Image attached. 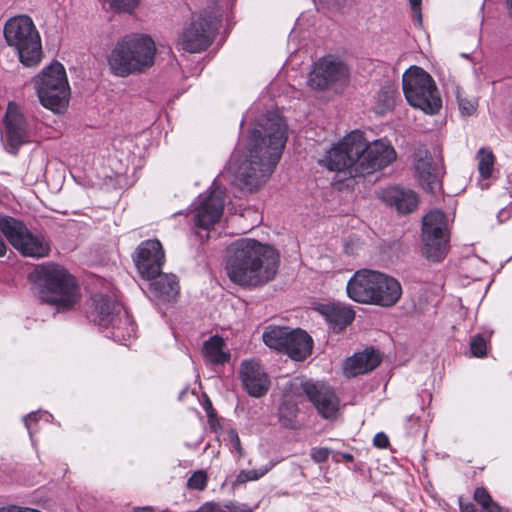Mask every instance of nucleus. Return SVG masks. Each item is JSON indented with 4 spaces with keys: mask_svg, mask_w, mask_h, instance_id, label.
Here are the masks:
<instances>
[{
    "mask_svg": "<svg viewBox=\"0 0 512 512\" xmlns=\"http://www.w3.org/2000/svg\"><path fill=\"white\" fill-rule=\"evenodd\" d=\"M339 456L346 462L353 461V455L350 453H339Z\"/></svg>",
    "mask_w": 512,
    "mask_h": 512,
    "instance_id": "49530a36",
    "label": "nucleus"
},
{
    "mask_svg": "<svg viewBox=\"0 0 512 512\" xmlns=\"http://www.w3.org/2000/svg\"><path fill=\"white\" fill-rule=\"evenodd\" d=\"M459 108L462 113L471 115L476 110V102L474 100L459 98Z\"/></svg>",
    "mask_w": 512,
    "mask_h": 512,
    "instance_id": "79ce46f5",
    "label": "nucleus"
},
{
    "mask_svg": "<svg viewBox=\"0 0 512 512\" xmlns=\"http://www.w3.org/2000/svg\"><path fill=\"white\" fill-rule=\"evenodd\" d=\"M423 254L428 260L438 262L448 251L449 232L445 214L432 210L422 222Z\"/></svg>",
    "mask_w": 512,
    "mask_h": 512,
    "instance_id": "9d476101",
    "label": "nucleus"
},
{
    "mask_svg": "<svg viewBox=\"0 0 512 512\" xmlns=\"http://www.w3.org/2000/svg\"><path fill=\"white\" fill-rule=\"evenodd\" d=\"M37 96L43 107L54 113H63L69 103L70 87L64 66L52 62L32 80Z\"/></svg>",
    "mask_w": 512,
    "mask_h": 512,
    "instance_id": "423d86ee",
    "label": "nucleus"
},
{
    "mask_svg": "<svg viewBox=\"0 0 512 512\" xmlns=\"http://www.w3.org/2000/svg\"><path fill=\"white\" fill-rule=\"evenodd\" d=\"M240 378L246 392L255 398L264 396L270 388L266 371L255 360H245L241 364Z\"/></svg>",
    "mask_w": 512,
    "mask_h": 512,
    "instance_id": "412c9836",
    "label": "nucleus"
},
{
    "mask_svg": "<svg viewBox=\"0 0 512 512\" xmlns=\"http://www.w3.org/2000/svg\"><path fill=\"white\" fill-rule=\"evenodd\" d=\"M6 253V245L3 239L0 237V257L4 256Z\"/></svg>",
    "mask_w": 512,
    "mask_h": 512,
    "instance_id": "de8ad7c7",
    "label": "nucleus"
},
{
    "mask_svg": "<svg viewBox=\"0 0 512 512\" xmlns=\"http://www.w3.org/2000/svg\"><path fill=\"white\" fill-rule=\"evenodd\" d=\"M42 288L40 298L56 307L58 311L73 308L80 299L75 278L59 265L49 264L41 270Z\"/></svg>",
    "mask_w": 512,
    "mask_h": 512,
    "instance_id": "39448f33",
    "label": "nucleus"
},
{
    "mask_svg": "<svg viewBox=\"0 0 512 512\" xmlns=\"http://www.w3.org/2000/svg\"><path fill=\"white\" fill-rule=\"evenodd\" d=\"M211 512H253L251 507L247 504L228 501L225 504L216 503L214 504Z\"/></svg>",
    "mask_w": 512,
    "mask_h": 512,
    "instance_id": "72a5a7b5",
    "label": "nucleus"
},
{
    "mask_svg": "<svg viewBox=\"0 0 512 512\" xmlns=\"http://www.w3.org/2000/svg\"><path fill=\"white\" fill-rule=\"evenodd\" d=\"M381 362L380 355L374 349H365L347 358L344 364V375L348 378L364 374L375 369Z\"/></svg>",
    "mask_w": 512,
    "mask_h": 512,
    "instance_id": "5701e85b",
    "label": "nucleus"
},
{
    "mask_svg": "<svg viewBox=\"0 0 512 512\" xmlns=\"http://www.w3.org/2000/svg\"><path fill=\"white\" fill-rule=\"evenodd\" d=\"M225 440L231 444V446L239 454V456H242L243 448L241 446V442H240L238 433L235 429H229L227 431Z\"/></svg>",
    "mask_w": 512,
    "mask_h": 512,
    "instance_id": "58836bf2",
    "label": "nucleus"
},
{
    "mask_svg": "<svg viewBox=\"0 0 512 512\" xmlns=\"http://www.w3.org/2000/svg\"><path fill=\"white\" fill-rule=\"evenodd\" d=\"M411 9L414 13V16L417 20L418 25L422 24V14H421V2L422 0H409Z\"/></svg>",
    "mask_w": 512,
    "mask_h": 512,
    "instance_id": "37998d69",
    "label": "nucleus"
},
{
    "mask_svg": "<svg viewBox=\"0 0 512 512\" xmlns=\"http://www.w3.org/2000/svg\"><path fill=\"white\" fill-rule=\"evenodd\" d=\"M135 512H153V508L150 506L141 507V508L135 509Z\"/></svg>",
    "mask_w": 512,
    "mask_h": 512,
    "instance_id": "09e8293b",
    "label": "nucleus"
},
{
    "mask_svg": "<svg viewBox=\"0 0 512 512\" xmlns=\"http://www.w3.org/2000/svg\"><path fill=\"white\" fill-rule=\"evenodd\" d=\"M224 341L219 336H212L203 344V355L212 364H224L230 355L223 350Z\"/></svg>",
    "mask_w": 512,
    "mask_h": 512,
    "instance_id": "cd10ccee",
    "label": "nucleus"
},
{
    "mask_svg": "<svg viewBox=\"0 0 512 512\" xmlns=\"http://www.w3.org/2000/svg\"><path fill=\"white\" fill-rule=\"evenodd\" d=\"M379 284L375 288L376 296H374L372 305L384 308L393 307L398 303L402 296V287L399 281L385 273L380 272L377 279Z\"/></svg>",
    "mask_w": 512,
    "mask_h": 512,
    "instance_id": "4be33fe9",
    "label": "nucleus"
},
{
    "mask_svg": "<svg viewBox=\"0 0 512 512\" xmlns=\"http://www.w3.org/2000/svg\"><path fill=\"white\" fill-rule=\"evenodd\" d=\"M362 150L363 133L355 130L333 145L319 164L330 171H347L350 176L356 177V162Z\"/></svg>",
    "mask_w": 512,
    "mask_h": 512,
    "instance_id": "1a4fd4ad",
    "label": "nucleus"
},
{
    "mask_svg": "<svg viewBox=\"0 0 512 512\" xmlns=\"http://www.w3.org/2000/svg\"><path fill=\"white\" fill-rule=\"evenodd\" d=\"M156 45L146 35H129L119 40L108 57L111 72L119 77L142 73L154 65Z\"/></svg>",
    "mask_w": 512,
    "mask_h": 512,
    "instance_id": "7ed1b4c3",
    "label": "nucleus"
},
{
    "mask_svg": "<svg viewBox=\"0 0 512 512\" xmlns=\"http://www.w3.org/2000/svg\"><path fill=\"white\" fill-rule=\"evenodd\" d=\"M300 387L322 417L327 419L336 417L339 399L330 386L323 382L306 380L300 382Z\"/></svg>",
    "mask_w": 512,
    "mask_h": 512,
    "instance_id": "f3484780",
    "label": "nucleus"
},
{
    "mask_svg": "<svg viewBox=\"0 0 512 512\" xmlns=\"http://www.w3.org/2000/svg\"><path fill=\"white\" fill-rule=\"evenodd\" d=\"M373 444L378 448H386L389 444L388 437L382 432L377 433L374 436Z\"/></svg>",
    "mask_w": 512,
    "mask_h": 512,
    "instance_id": "c03bdc74",
    "label": "nucleus"
},
{
    "mask_svg": "<svg viewBox=\"0 0 512 512\" xmlns=\"http://www.w3.org/2000/svg\"><path fill=\"white\" fill-rule=\"evenodd\" d=\"M0 231L9 243L25 257L43 258L49 255L48 240L32 233L25 224L11 216H0Z\"/></svg>",
    "mask_w": 512,
    "mask_h": 512,
    "instance_id": "6e6552de",
    "label": "nucleus"
},
{
    "mask_svg": "<svg viewBox=\"0 0 512 512\" xmlns=\"http://www.w3.org/2000/svg\"><path fill=\"white\" fill-rule=\"evenodd\" d=\"M283 347L284 352L296 361L306 359L312 352L313 340L312 338L301 329L292 330V333Z\"/></svg>",
    "mask_w": 512,
    "mask_h": 512,
    "instance_id": "393cba45",
    "label": "nucleus"
},
{
    "mask_svg": "<svg viewBox=\"0 0 512 512\" xmlns=\"http://www.w3.org/2000/svg\"><path fill=\"white\" fill-rule=\"evenodd\" d=\"M405 98L414 108L428 115L437 114L442 107V99L433 78L422 68L411 66L402 76Z\"/></svg>",
    "mask_w": 512,
    "mask_h": 512,
    "instance_id": "0eeeda50",
    "label": "nucleus"
},
{
    "mask_svg": "<svg viewBox=\"0 0 512 512\" xmlns=\"http://www.w3.org/2000/svg\"><path fill=\"white\" fill-rule=\"evenodd\" d=\"M414 171L419 185L430 193L441 190V168L435 163L426 150H418L414 154Z\"/></svg>",
    "mask_w": 512,
    "mask_h": 512,
    "instance_id": "aec40b11",
    "label": "nucleus"
},
{
    "mask_svg": "<svg viewBox=\"0 0 512 512\" xmlns=\"http://www.w3.org/2000/svg\"><path fill=\"white\" fill-rule=\"evenodd\" d=\"M383 97V104L380 108L381 111L390 109L394 105V91L392 89H382L379 93V98Z\"/></svg>",
    "mask_w": 512,
    "mask_h": 512,
    "instance_id": "a19ab883",
    "label": "nucleus"
},
{
    "mask_svg": "<svg viewBox=\"0 0 512 512\" xmlns=\"http://www.w3.org/2000/svg\"><path fill=\"white\" fill-rule=\"evenodd\" d=\"M134 262L140 276L151 280L157 276L165 262V253L162 244L157 239H149L139 244Z\"/></svg>",
    "mask_w": 512,
    "mask_h": 512,
    "instance_id": "dca6fc26",
    "label": "nucleus"
},
{
    "mask_svg": "<svg viewBox=\"0 0 512 512\" xmlns=\"http://www.w3.org/2000/svg\"><path fill=\"white\" fill-rule=\"evenodd\" d=\"M42 417H44L45 421L48 422L51 415H49L47 412H33L24 417V423L31 439H33V434L36 432L34 423L38 422V420Z\"/></svg>",
    "mask_w": 512,
    "mask_h": 512,
    "instance_id": "c9c22d12",
    "label": "nucleus"
},
{
    "mask_svg": "<svg viewBox=\"0 0 512 512\" xmlns=\"http://www.w3.org/2000/svg\"><path fill=\"white\" fill-rule=\"evenodd\" d=\"M396 158V152L387 140L379 139L367 143L363 137V150L358 154L356 175L371 174L387 167Z\"/></svg>",
    "mask_w": 512,
    "mask_h": 512,
    "instance_id": "f8f14e48",
    "label": "nucleus"
},
{
    "mask_svg": "<svg viewBox=\"0 0 512 512\" xmlns=\"http://www.w3.org/2000/svg\"><path fill=\"white\" fill-rule=\"evenodd\" d=\"M0 512H23V508L17 506L2 507Z\"/></svg>",
    "mask_w": 512,
    "mask_h": 512,
    "instance_id": "a18cd8bd",
    "label": "nucleus"
},
{
    "mask_svg": "<svg viewBox=\"0 0 512 512\" xmlns=\"http://www.w3.org/2000/svg\"><path fill=\"white\" fill-rule=\"evenodd\" d=\"M103 8L114 13L132 14L141 0H100Z\"/></svg>",
    "mask_w": 512,
    "mask_h": 512,
    "instance_id": "2f4dec72",
    "label": "nucleus"
},
{
    "mask_svg": "<svg viewBox=\"0 0 512 512\" xmlns=\"http://www.w3.org/2000/svg\"><path fill=\"white\" fill-rule=\"evenodd\" d=\"M323 315L334 326V329L342 330L349 325L355 317L352 309L340 305H327L323 307Z\"/></svg>",
    "mask_w": 512,
    "mask_h": 512,
    "instance_id": "bb28decb",
    "label": "nucleus"
},
{
    "mask_svg": "<svg viewBox=\"0 0 512 512\" xmlns=\"http://www.w3.org/2000/svg\"><path fill=\"white\" fill-rule=\"evenodd\" d=\"M478 169L481 177L487 179L492 174L494 155L491 150L481 148L477 153Z\"/></svg>",
    "mask_w": 512,
    "mask_h": 512,
    "instance_id": "473e14b6",
    "label": "nucleus"
},
{
    "mask_svg": "<svg viewBox=\"0 0 512 512\" xmlns=\"http://www.w3.org/2000/svg\"><path fill=\"white\" fill-rule=\"evenodd\" d=\"M381 198L386 204L394 206L402 214L412 212L418 203L415 192L399 187L384 189L381 192Z\"/></svg>",
    "mask_w": 512,
    "mask_h": 512,
    "instance_id": "b1692460",
    "label": "nucleus"
},
{
    "mask_svg": "<svg viewBox=\"0 0 512 512\" xmlns=\"http://www.w3.org/2000/svg\"><path fill=\"white\" fill-rule=\"evenodd\" d=\"M104 305H107V303L102 300L97 308L99 311V326L105 330L107 337L112 338L120 344L127 345V342L136 335L135 323L126 311L120 316L108 318L103 312Z\"/></svg>",
    "mask_w": 512,
    "mask_h": 512,
    "instance_id": "a211bd4d",
    "label": "nucleus"
},
{
    "mask_svg": "<svg viewBox=\"0 0 512 512\" xmlns=\"http://www.w3.org/2000/svg\"><path fill=\"white\" fill-rule=\"evenodd\" d=\"M225 190L213 182L211 190L200 195L194 203V222L199 228L208 230L216 224L224 210Z\"/></svg>",
    "mask_w": 512,
    "mask_h": 512,
    "instance_id": "ddd939ff",
    "label": "nucleus"
},
{
    "mask_svg": "<svg viewBox=\"0 0 512 512\" xmlns=\"http://www.w3.org/2000/svg\"><path fill=\"white\" fill-rule=\"evenodd\" d=\"M506 6H507L508 12L512 18V0H506Z\"/></svg>",
    "mask_w": 512,
    "mask_h": 512,
    "instance_id": "8fccbe9b",
    "label": "nucleus"
},
{
    "mask_svg": "<svg viewBox=\"0 0 512 512\" xmlns=\"http://www.w3.org/2000/svg\"><path fill=\"white\" fill-rule=\"evenodd\" d=\"M486 349V341L481 335L477 334L472 337L470 341V350L473 356L478 358L485 356Z\"/></svg>",
    "mask_w": 512,
    "mask_h": 512,
    "instance_id": "e433bc0d",
    "label": "nucleus"
},
{
    "mask_svg": "<svg viewBox=\"0 0 512 512\" xmlns=\"http://www.w3.org/2000/svg\"><path fill=\"white\" fill-rule=\"evenodd\" d=\"M288 138L284 119L276 111L263 115L246 139H241L229 168L242 189L253 191L265 184L279 162Z\"/></svg>",
    "mask_w": 512,
    "mask_h": 512,
    "instance_id": "f257e3e1",
    "label": "nucleus"
},
{
    "mask_svg": "<svg viewBox=\"0 0 512 512\" xmlns=\"http://www.w3.org/2000/svg\"><path fill=\"white\" fill-rule=\"evenodd\" d=\"M380 271L360 269L349 279L346 291L350 299L361 304H372Z\"/></svg>",
    "mask_w": 512,
    "mask_h": 512,
    "instance_id": "6ab92c4d",
    "label": "nucleus"
},
{
    "mask_svg": "<svg viewBox=\"0 0 512 512\" xmlns=\"http://www.w3.org/2000/svg\"><path fill=\"white\" fill-rule=\"evenodd\" d=\"M348 69L341 61L324 57L315 63L309 74L311 88L325 90L330 87H343L348 83Z\"/></svg>",
    "mask_w": 512,
    "mask_h": 512,
    "instance_id": "4468645a",
    "label": "nucleus"
},
{
    "mask_svg": "<svg viewBox=\"0 0 512 512\" xmlns=\"http://www.w3.org/2000/svg\"><path fill=\"white\" fill-rule=\"evenodd\" d=\"M23 512H41V511L32 509V508H23Z\"/></svg>",
    "mask_w": 512,
    "mask_h": 512,
    "instance_id": "3c124183",
    "label": "nucleus"
},
{
    "mask_svg": "<svg viewBox=\"0 0 512 512\" xmlns=\"http://www.w3.org/2000/svg\"><path fill=\"white\" fill-rule=\"evenodd\" d=\"M267 471H268V469H264V470H260V471H257L254 469L248 470V471H241L237 476V482L245 483L248 481L257 480V479L261 478L262 476H264L267 473Z\"/></svg>",
    "mask_w": 512,
    "mask_h": 512,
    "instance_id": "4c0bfd02",
    "label": "nucleus"
},
{
    "mask_svg": "<svg viewBox=\"0 0 512 512\" xmlns=\"http://www.w3.org/2000/svg\"><path fill=\"white\" fill-rule=\"evenodd\" d=\"M150 281V292L155 298L162 301H170L179 292L177 277L173 274H162L161 272Z\"/></svg>",
    "mask_w": 512,
    "mask_h": 512,
    "instance_id": "a878e982",
    "label": "nucleus"
},
{
    "mask_svg": "<svg viewBox=\"0 0 512 512\" xmlns=\"http://www.w3.org/2000/svg\"><path fill=\"white\" fill-rule=\"evenodd\" d=\"M474 500L480 506V510L473 503L462 504L463 512H501L500 506L495 503L486 489L479 487L474 492Z\"/></svg>",
    "mask_w": 512,
    "mask_h": 512,
    "instance_id": "c85d7f7f",
    "label": "nucleus"
},
{
    "mask_svg": "<svg viewBox=\"0 0 512 512\" xmlns=\"http://www.w3.org/2000/svg\"><path fill=\"white\" fill-rule=\"evenodd\" d=\"M6 43L17 51L20 62L27 66H36L42 55L40 35L27 15L9 18L4 25Z\"/></svg>",
    "mask_w": 512,
    "mask_h": 512,
    "instance_id": "20e7f679",
    "label": "nucleus"
},
{
    "mask_svg": "<svg viewBox=\"0 0 512 512\" xmlns=\"http://www.w3.org/2000/svg\"><path fill=\"white\" fill-rule=\"evenodd\" d=\"M292 330L287 327L268 326L263 332L264 343L278 351H282L289 339Z\"/></svg>",
    "mask_w": 512,
    "mask_h": 512,
    "instance_id": "7c9ffc66",
    "label": "nucleus"
},
{
    "mask_svg": "<svg viewBox=\"0 0 512 512\" xmlns=\"http://www.w3.org/2000/svg\"><path fill=\"white\" fill-rule=\"evenodd\" d=\"M207 474L203 470L195 471L187 481V487L193 490L202 491L207 486Z\"/></svg>",
    "mask_w": 512,
    "mask_h": 512,
    "instance_id": "f704fd0d",
    "label": "nucleus"
},
{
    "mask_svg": "<svg viewBox=\"0 0 512 512\" xmlns=\"http://www.w3.org/2000/svg\"><path fill=\"white\" fill-rule=\"evenodd\" d=\"M105 301L107 305H104L103 312L105 315L108 316V318H114V316H120L125 310L123 309L122 304L114 299L111 296L108 295H95L92 299L93 301V311L91 313L93 321L99 325V311H98V304H100V301Z\"/></svg>",
    "mask_w": 512,
    "mask_h": 512,
    "instance_id": "c756f323",
    "label": "nucleus"
},
{
    "mask_svg": "<svg viewBox=\"0 0 512 512\" xmlns=\"http://www.w3.org/2000/svg\"><path fill=\"white\" fill-rule=\"evenodd\" d=\"M330 455V450L326 447H314L311 449L310 456L316 463L325 462Z\"/></svg>",
    "mask_w": 512,
    "mask_h": 512,
    "instance_id": "ea45409f",
    "label": "nucleus"
},
{
    "mask_svg": "<svg viewBox=\"0 0 512 512\" xmlns=\"http://www.w3.org/2000/svg\"><path fill=\"white\" fill-rule=\"evenodd\" d=\"M4 127L3 144L5 150L11 154H17L21 146L33 141L36 120L25 117L19 106L10 102L4 117Z\"/></svg>",
    "mask_w": 512,
    "mask_h": 512,
    "instance_id": "9b49d317",
    "label": "nucleus"
},
{
    "mask_svg": "<svg viewBox=\"0 0 512 512\" xmlns=\"http://www.w3.org/2000/svg\"><path fill=\"white\" fill-rule=\"evenodd\" d=\"M278 264L279 255L276 250L255 239H238L227 250L228 277L243 287H256L273 280Z\"/></svg>",
    "mask_w": 512,
    "mask_h": 512,
    "instance_id": "f03ea898",
    "label": "nucleus"
},
{
    "mask_svg": "<svg viewBox=\"0 0 512 512\" xmlns=\"http://www.w3.org/2000/svg\"><path fill=\"white\" fill-rule=\"evenodd\" d=\"M214 27L206 16L193 18L178 34L177 47L189 53L205 50L211 43Z\"/></svg>",
    "mask_w": 512,
    "mask_h": 512,
    "instance_id": "2eb2a0df",
    "label": "nucleus"
},
{
    "mask_svg": "<svg viewBox=\"0 0 512 512\" xmlns=\"http://www.w3.org/2000/svg\"><path fill=\"white\" fill-rule=\"evenodd\" d=\"M247 118H248V115H246V116H245V119L241 121V125H243V124H244V121H245V120H247Z\"/></svg>",
    "mask_w": 512,
    "mask_h": 512,
    "instance_id": "603ef678",
    "label": "nucleus"
}]
</instances>
